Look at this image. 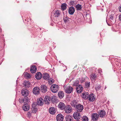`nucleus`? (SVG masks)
Listing matches in <instances>:
<instances>
[{
	"label": "nucleus",
	"mask_w": 121,
	"mask_h": 121,
	"mask_svg": "<svg viewBox=\"0 0 121 121\" xmlns=\"http://www.w3.org/2000/svg\"><path fill=\"white\" fill-rule=\"evenodd\" d=\"M59 86L55 84L52 85L51 86L50 88L52 91L53 93L57 92L59 90Z\"/></svg>",
	"instance_id": "f257e3e1"
},
{
	"label": "nucleus",
	"mask_w": 121,
	"mask_h": 121,
	"mask_svg": "<svg viewBox=\"0 0 121 121\" xmlns=\"http://www.w3.org/2000/svg\"><path fill=\"white\" fill-rule=\"evenodd\" d=\"M65 112L67 114L70 113L73 111L71 106L70 105H67L64 109Z\"/></svg>",
	"instance_id": "f03ea898"
},
{
	"label": "nucleus",
	"mask_w": 121,
	"mask_h": 121,
	"mask_svg": "<svg viewBox=\"0 0 121 121\" xmlns=\"http://www.w3.org/2000/svg\"><path fill=\"white\" fill-rule=\"evenodd\" d=\"M75 108L76 110L78 112H81L83 109V106L80 104H78Z\"/></svg>",
	"instance_id": "7ed1b4c3"
},
{
	"label": "nucleus",
	"mask_w": 121,
	"mask_h": 121,
	"mask_svg": "<svg viewBox=\"0 0 121 121\" xmlns=\"http://www.w3.org/2000/svg\"><path fill=\"white\" fill-rule=\"evenodd\" d=\"M95 96L94 94L92 93L89 95L88 99L89 101L93 102L95 101Z\"/></svg>",
	"instance_id": "20e7f679"
},
{
	"label": "nucleus",
	"mask_w": 121,
	"mask_h": 121,
	"mask_svg": "<svg viewBox=\"0 0 121 121\" xmlns=\"http://www.w3.org/2000/svg\"><path fill=\"white\" fill-rule=\"evenodd\" d=\"M99 115L97 113H93L91 115V120L93 121H97L98 120Z\"/></svg>",
	"instance_id": "39448f33"
},
{
	"label": "nucleus",
	"mask_w": 121,
	"mask_h": 121,
	"mask_svg": "<svg viewBox=\"0 0 121 121\" xmlns=\"http://www.w3.org/2000/svg\"><path fill=\"white\" fill-rule=\"evenodd\" d=\"M73 117L76 120L79 119L80 117V114L78 112H75L73 115Z\"/></svg>",
	"instance_id": "423d86ee"
},
{
	"label": "nucleus",
	"mask_w": 121,
	"mask_h": 121,
	"mask_svg": "<svg viewBox=\"0 0 121 121\" xmlns=\"http://www.w3.org/2000/svg\"><path fill=\"white\" fill-rule=\"evenodd\" d=\"M31 109L32 112L35 113L38 110L37 105H36L34 103H33L32 105V108H31Z\"/></svg>",
	"instance_id": "0eeeda50"
},
{
	"label": "nucleus",
	"mask_w": 121,
	"mask_h": 121,
	"mask_svg": "<svg viewBox=\"0 0 121 121\" xmlns=\"http://www.w3.org/2000/svg\"><path fill=\"white\" fill-rule=\"evenodd\" d=\"M21 93L22 95L26 97L29 94V91L26 89H22L21 91Z\"/></svg>",
	"instance_id": "6e6552de"
},
{
	"label": "nucleus",
	"mask_w": 121,
	"mask_h": 121,
	"mask_svg": "<svg viewBox=\"0 0 121 121\" xmlns=\"http://www.w3.org/2000/svg\"><path fill=\"white\" fill-rule=\"evenodd\" d=\"M23 109L25 111H27L30 108V106L27 104H25L22 106Z\"/></svg>",
	"instance_id": "1a4fd4ad"
},
{
	"label": "nucleus",
	"mask_w": 121,
	"mask_h": 121,
	"mask_svg": "<svg viewBox=\"0 0 121 121\" xmlns=\"http://www.w3.org/2000/svg\"><path fill=\"white\" fill-rule=\"evenodd\" d=\"M40 89L37 87H35L33 90V93L35 95H38L39 93Z\"/></svg>",
	"instance_id": "9d476101"
},
{
	"label": "nucleus",
	"mask_w": 121,
	"mask_h": 121,
	"mask_svg": "<svg viewBox=\"0 0 121 121\" xmlns=\"http://www.w3.org/2000/svg\"><path fill=\"white\" fill-rule=\"evenodd\" d=\"M28 98L27 97H25L23 98L19 99V101L21 103H25V104H27L28 102Z\"/></svg>",
	"instance_id": "9b49d317"
},
{
	"label": "nucleus",
	"mask_w": 121,
	"mask_h": 121,
	"mask_svg": "<svg viewBox=\"0 0 121 121\" xmlns=\"http://www.w3.org/2000/svg\"><path fill=\"white\" fill-rule=\"evenodd\" d=\"M64 116L60 114H58L56 116L57 121H63L64 119Z\"/></svg>",
	"instance_id": "f8f14e48"
},
{
	"label": "nucleus",
	"mask_w": 121,
	"mask_h": 121,
	"mask_svg": "<svg viewBox=\"0 0 121 121\" xmlns=\"http://www.w3.org/2000/svg\"><path fill=\"white\" fill-rule=\"evenodd\" d=\"M41 91L43 93H45L47 91V87L45 85H42L41 86Z\"/></svg>",
	"instance_id": "ddd939ff"
},
{
	"label": "nucleus",
	"mask_w": 121,
	"mask_h": 121,
	"mask_svg": "<svg viewBox=\"0 0 121 121\" xmlns=\"http://www.w3.org/2000/svg\"><path fill=\"white\" fill-rule=\"evenodd\" d=\"M73 88L71 86L67 87L65 89L66 93H70L72 92Z\"/></svg>",
	"instance_id": "4468645a"
},
{
	"label": "nucleus",
	"mask_w": 121,
	"mask_h": 121,
	"mask_svg": "<svg viewBox=\"0 0 121 121\" xmlns=\"http://www.w3.org/2000/svg\"><path fill=\"white\" fill-rule=\"evenodd\" d=\"M70 104L72 107H75L78 104V102L76 100H73L71 101Z\"/></svg>",
	"instance_id": "2eb2a0df"
},
{
	"label": "nucleus",
	"mask_w": 121,
	"mask_h": 121,
	"mask_svg": "<svg viewBox=\"0 0 121 121\" xmlns=\"http://www.w3.org/2000/svg\"><path fill=\"white\" fill-rule=\"evenodd\" d=\"M58 107L59 108L62 110L65 109L66 107L65 105L63 103L61 102H60L58 105Z\"/></svg>",
	"instance_id": "dca6fc26"
},
{
	"label": "nucleus",
	"mask_w": 121,
	"mask_h": 121,
	"mask_svg": "<svg viewBox=\"0 0 121 121\" xmlns=\"http://www.w3.org/2000/svg\"><path fill=\"white\" fill-rule=\"evenodd\" d=\"M76 89L78 93H80L82 91L83 87L82 86L79 85L78 86L76 87Z\"/></svg>",
	"instance_id": "f3484780"
},
{
	"label": "nucleus",
	"mask_w": 121,
	"mask_h": 121,
	"mask_svg": "<svg viewBox=\"0 0 121 121\" xmlns=\"http://www.w3.org/2000/svg\"><path fill=\"white\" fill-rule=\"evenodd\" d=\"M49 113L51 114H54L56 112V110L55 108L53 107H51L49 109Z\"/></svg>",
	"instance_id": "a211bd4d"
},
{
	"label": "nucleus",
	"mask_w": 121,
	"mask_h": 121,
	"mask_svg": "<svg viewBox=\"0 0 121 121\" xmlns=\"http://www.w3.org/2000/svg\"><path fill=\"white\" fill-rule=\"evenodd\" d=\"M106 112L104 110H101L99 113V115L100 117H105Z\"/></svg>",
	"instance_id": "6ab92c4d"
},
{
	"label": "nucleus",
	"mask_w": 121,
	"mask_h": 121,
	"mask_svg": "<svg viewBox=\"0 0 121 121\" xmlns=\"http://www.w3.org/2000/svg\"><path fill=\"white\" fill-rule=\"evenodd\" d=\"M75 9L73 7H70L69 9L68 12L69 14L72 15L74 13Z\"/></svg>",
	"instance_id": "aec40b11"
},
{
	"label": "nucleus",
	"mask_w": 121,
	"mask_h": 121,
	"mask_svg": "<svg viewBox=\"0 0 121 121\" xmlns=\"http://www.w3.org/2000/svg\"><path fill=\"white\" fill-rule=\"evenodd\" d=\"M82 97L85 99H88V92H84L82 93Z\"/></svg>",
	"instance_id": "412c9836"
},
{
	"label": "nucleus",
	"mask_w": 121,
	"mask_h": 121,
	"mask_svg": "<svg viewBox=\"0 0 121 121\" xmlns=\"http://www.w3.org/2000/svg\"><path fill=\"white\" fill-rule=\"evenodd\" d=\"M37 104L39 106L42 105L43 104V100L42 98H40L37 100Z\"/></svg>",
	"instance_id": "4be33fe9"
},
{
	"label": "nucleus",
	"mask_w": 121,
	"mask_h": 121,
	"mask_svg": "<svg viewBox=\"0 0 121 121\" xmlns=\"http://www.w3.org/2000/svg\"><path fill=\"white\" fill-rule=\"evenodd\" d=\"M42 74L40 72H38L37 73L35 76L36 78L38 80L40 79L42 77Z\"/></svg>",
	"instance_id": "5701e85b"
},
{
	"label": "nucleus",
	"mask_w": 121,
	"mask_h": 121,
	"mask_svg": "<svg viewBox=\"0 0 121 121\" xmlns=\"http://www.w3.org/2000/svg\"><path fill=\"white\" fill-rule=\"evenodd\" d=\"M66 121H73V118L70 115H67L65 117Z\"/></svg>",
	"instance_id": "b1692460"
},
{
	"label": "nucleus",
	"mask_w": 121,
	"mask_h": 121,
	"mask_svg": "<svg viewBox=\"0 0 121 121\" xmlns=\"http://www.w3.org/2000/svg\"><path fill=\"white\" fill-rule=\"evenodd\" d=\"M37 70L36 66L35 65H34L30 68V71L32 73H35Z\"/></svg>",
	"instance_id": "393cba45"
},
{
	"label": "nucleus",
	"mask_w": 121,
	"mask_h": 121,
	"mask_svg": "<svg viewBox=\"0 0 121 121\" xmlns=\"http://www.w3.org/2000/svg\"><path fill=\"white\" fill-rule=\"evenodd\" d=\"M64 93L63 91H60L58 93V96L60 99L64 97Z\"/></svg>",
	"instance_id": "a878e982"
},
{
	"label": "nucleus",
	"mask_w": 121,
	"mask_h": 121,
	"mask_svg": "<svg viewBox=\"0 0 121 121\" xmlns=\"http://www.w3.org/2000/svg\"><path fill=\"white\" fill-rule=\"evenodd\" d=\"M43 78L45 80H49L50 78V76L48 73H45L43 75Z\"/></svg>",
	"instance_id": "bb28decb"
},
{
	"label": "nucleus",
	"mask_w": 121,
	"mask_h": 121,
	"mask_svg": "<svg viewBox=\"0 0 121 121\" xmlns=\"http://www.w3.org/2000/svg\"><path fill=\"white\" fill-rule=\"evenodd\" d=\"M49 98V97L48 96H45L44 99V101L45 104H49L50 101Z\"/></svg>",
	"instance_id": "cd10ccee"
},
{
	"label": "nucleus",
	"mask_w": 121,
	"mask_h": 121,
	"mask_svg": "<svg viewBox=\"0 0 121 121\" xmlns=\"http://www.w3.org/2000/svg\"><path fill=\"white\" fill-rule=\"evenodd\" d=\"M60 11L58 10H55L54 15L56 17H58L60 15Z\"/></svg>",
	"instance_id": "c85d7f7f"
},
{
	"label": "nucleus",
	"mask_w": 121,
	"mask_h": 121,
	"mask_svg": "<svg viewBox=\"0 0 121 121\" xmlns=\"http://www.w3.org/2000/svg\"><path fill=\"white\" fill-rule=\"evenodd\" d=\"M86 20L88 22H89L91 21V16L89 14H86Z\"/></svg>",
	"instance_id": "c756f323"
},
{
	"label": "nucleus",
	"mask_w": 121,
	"mask_h": 121,
	"mask_svg": "<svg viewBox=\"0 0 121 121\" xmlns=\"http://www.w3.org/2000/svg\"><path fill=\"white\" fill-rule=\"evenodd\" d=\"M24 85L26 87H29L30 86L31 84L29 82L25 81L24 82Z\"/></svg>",
	"instance_id": "7c9ffc66"
},
{
	"label": "nucleus",
	"mask_w": 121,
	"mask_h": 121,
	"mask_svg": "<svg viewBox=\"0 0 121 121\" xmlns=\"http://www.w3.org/2000/svg\"><path fill=\"white\" fill-rule=\"evenodd\" d=\"M67 4L65 3H63L61 4V8L62 9L64 10L66 9L67 8Z\"/></svg>",
	"instance_id": "2f4dec72"
},
{
	"label": "nucleus",
	"mask_w": 121,
	"mask_h": 121,
	"mask_svg": "<svg viewBox=\"0 0 121 121\" xmlns=\"http://www.w3.org/2000/svg\"><path fill=\"white\" fill-rule=\"evenodd\" d=\"M75 7L77 10H81L82 9V6L81 5L78 4Z\"/></svg>",
	"instance_id": "473e14b6"
},
{
	"label": "nucleus",
	"mask_w": 121,
	"mask_h": 121,
	"mask_svg": "<svg viewBox=\"0 0 121 121\" xmlns=\"http://www.w3.org/2000/svg\"><path fill=\"white\" fill-rule=\"evenodd\" d=\"M96 78V77L95 74L93 73L91 75L90 79L92 81L94 80V81H95V80Z\"/></svg>",
	"instance_id": "72a5a7b5"
},
{
	"label": "nucleus",
	"mask_w": 121,
	"mask_h": 121,
	"mask_svg": "<svg viewBox=\"0 0 121 121\" xmlns=\"http://www.w3.org/2000/svg\"><path fill=\"white\" fill-rule=\"evenodd\" d=\"M24 75L27 78H30L31 77V76L28 73H24Z\"/></svg>",
	"instance_id": "f704fd0d"
},
{
	"label": "nucleus",
	"mask_w": 121,
	"mask_h": 121,
	"mask_svg": "<svg viewBox=\"0 0 121 121\" xmlns=\"http://www.w3.org/2000/svg\"><path fill=\"white\" fill-rule=\"evenodd\" d=\"M82 121H88V117L86 116H83L82 118Z\"/></svg>",
	"instance_id": "c9c22d12"
},
{
	"label": "nucleus",
	"mask_w": 121,
	"mask_h": 121,
	"mask_svg": "<svg viewBox=\"0 0 121 121\" xmlns=\"http://www.w3.org/2000/svg\"><path fill=\"white\" fill-rule=\"evenodd\" d=\"M79 81H77L74 82L73 84V86H78Z\"/></svg>",
	"instance_id": "e433bc0d"
},
{
	"label": "nucleus",
	"mask_w": 121,
	"mask_h": 121,
	"mask_svg": "<svg viewBox=\"0 0 121 121\" xmlns=\"http://www.w3.org/2000/svg\"><path fill=\"white\" fill-rule=\"evenodd\" d=\"M85 87L86 88L88 87L90 85V82H86L85 83Z\"/></svg>",
	"instance_id": "4c0bfd02"
},
{
	"label": "nucleus",
	"mask_w": 121,
	"mask_h": 121,
	"mask_svg": "<svg viewBox=\"0 0 121 121\" xmlns=\"http://www.w3.org/2000/svg\"><path fill=\"white\" fill-rule=\"evenodd\" d=\"M101 88V86L99 85L96 86L95 87V89L96 91H98Z\"/></svg>",
	"instance_id": "58836bf2"
},
{
	"label": "nucleus",
	"mask_w": 121,
	"mask_h": 121,
	"mask_svg": "<svg viewBox=\"0 0 121 121\" xmlns=\"http://www.w3.org/2000/svg\"><path fill=\"white\" fill-rule=\"evenodd\" d=\"M27 115V117L30 118L32 116L31 113L30 112H28Z\"/></svg>",
	"instance_id": "ea45409f"
},
{
	"label": "nucleus",
	"mask_w": 121,
	"mask_h": 121,
	"mask_svg": "<svg viewBox=\"0 0 121 121\" xmlns=\"http://www.w3.org/2000/svg\"><path fill=\"white\" fill-rule=\"evenodd\" d=\"M51 99L52 102L53 103H56L57 102V99L55 98H52Z\"/></svg>",
	"instance_id": "a19ab883"
},
{
	"label": "nucleus",
	"mask_w": 121,
	"mask_h": 121,
	"mask_svg": "<svg viewBox=\"0 0 121 121\" xmlns=\"http://www.w3.org/2000/svg\"><path fill=\"white\" fill-rule=\"evenodd\" d=\"M50 85L51 84H52L54 82V80L53 79L49 80L48 81Z\"/></svg>",
	"instance_id": "79ce46f5"
},
{
	"label": "nucleus",
	"mask_w": 121,
	"mask_h": 121,
	"mask_svg": "<svg viewBox=\"0 0 121 121\" xmlns=\"http://www.w3.org/2000/svg\"><path fill=\"white\" fill-rule=\"evenodd\" d=\"M113 17L112 15H110V17L109 18V20H113Z\"/></svg>",
	"instance_id": "37998d69"
},
{
	"label": "nucleus",
	"mask_w": 121,
	"mask_h": 121,
	"mask_svg": "<svg viewBox=\"0 0 121 121\" xmlns=\"http://www.w3.org/2000/svg\"><path fill=\"white\" fill-rule=\"evenodd\" d=\"M74 1H71L70 2L69 4L70 5H73Z\"/></svg>",
	"instance_id": "c03bdc74"
},
{
	"label": "nucleus",
	"mask_w": 121,
	"mask_h": 121,
	"mask_svg": "<svg viewBox=\"0 0 121 121\" xmlns=\"http://www.w3.org/2000/svg\"><path fill=\"white\" fill-rule=\"evenodd\" d=\"M98 71L99 73L101 74L102 73V72L101 70V69H98Z\"/></svg>",
	"instance_id": "a18cd8bd"
},
{
	"label": "nucleus",
	"mask_w": 121,
	"mask_h": 121,
	"mask_svg": "<svg viewBox=\"0 0 121 121\" xmlns=\"http://www.w3.org/2000/svg\"><path fill=\"white\" fill-rule=\"evenodd\" d=\"M119 20L121 21V14L119 15Z\"/></svg>",
	"instance_id": "49530a36"
},
{
	"label": "nucleus",
	"mask_w": 121,
	"mask_h": 121,
	"mask_svg": "<svg viewBox=\"0 0 121 121\" xmlns=\"http://www.w3.org/2000/svg\"><path fill=\"white\" fill-rule=\"evenodd\" d=\"M119 11L121 12V6L120 8H119Z\"/></svg>",
	"instance_id": "de8ad7c7"
},
{
	"label": "nucleus",
	"mask_w": 121,
	"mask_h": 121,
	"mask_svg": "<svg viewBox=\"0 0 121 121\" xmlns=\"http://www.w3.org/2000/svg\"><path fill=\"white\" fill-rule=\"evenodd\" d=\"M80 121L79 120H77L76 121Z\"/></svg>",
	"instance_id": "09e8293b"
},
{
	"label": "nucleus",
	"mask_w": 121,
	"mask_h": 121,
	"mask_svg": "<svg viewBox=\"0 0 121 121\" xmlns=\"http://www.w3.org/2000/svg\"><path fill=\"white\" fill-rule=\"evenodd\" d=\"M106 21L107 22V20Z\"/></svg>",
	"instance_id": "8fccbe9b"
}]
</instances>
